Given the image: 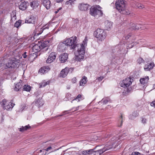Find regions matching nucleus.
<instances>
[{
	"instance_id": "obj_18",
	"label": "nucleus",
	"mask_w": 155,
	"mask_h": 155,
	"mask_svg": "<svg viewBox=\"0 0 155 155\" xmlns=\"http://www.w3.org/2000/svg\"><path fill=\"white\" fill-rule=\"evenodd\" d=\"M50 70L48 66H45L41 68L39 70V72L44 74L48 72Z\"/></svg>"
},
{
	"instance_id": "obj_7",
	"label": "nucleus",
	"mask_w": 155,
	"mask_h": 155,
	"mask_svg": "<svg viewBox=\"0 0 155 155\" xmlns=\"http://www.w3.org/2000/svg\"><path fill=\"white\" fill-rule=\"evenodd\" d=\"M16 62L14 59L10 60L6 64H1V66H3V69H6L8 68H14L17 67V65L18 64L16 63Z\"/></svg>"
},
{
	"instance_id": "obj_50",
	"label": "nucleus",
	"mask_w": 155,
	"mask_h": 155,
	"mask_svg": "<svg viewBox=\"0 0 155 155\" xmlns=\"http://www.w3.org/2000/svg\"><path fill=\"white\" fill-rule=\"evenodd\" d=\"M21 111H22L26 107V105L25 104H23L21 106Z\"/></svg>"
},
{
	"instance_id": "obj_31",
	"label": "nucleus",
	"mask_w": 155,
	"mask_h": 155,
	"mask_svg": "<svg viewBox=\"0 0 155 155\" xmlns=\"http://www.w3.org/2000/svg\"><path fill=\"white\" fill-rule=\"evenodd\" d=\"M9 102L7 101L6 99H3L2 102V106L4 109L5 107L7 105L8 103H9Z\"/></svg>"
},
{
	"instance_id": "obj_10",
	"label": "nucleus",
	"mask_w": 155,
	"mask_h": 155,
	"mask_svg": "<svg viewBox=\"0 0 155 155\" xmlns=\"http://www.w3.org/2000/svg\"><path fill=\"white\" fill-rule=\"evenodd\" d=\"M56 54L54 52L51 53L46 60L47 63H50L53 62L56 58Z\"/></svg>"
},
{
	"instance_id": "obj_23",
	"label": "nucleus",
	"mask_w": 155,
	"mask_h": 155,
	"mask_svg": "<svg viewBox=\"0 0 155 155\" xmlns=\"http://www.w3.org/2000/svg\"><path fill=\"white\" fill-rule=\"evenodd\" d=\"M154 66L153 62H152L149 64H146L144 67V69L145 71H150L152 69Z\"/></svg>"
},
{
	"instance_id": "obj_41",
	"label": "nucleus",
	"mask_w": 155,
	"mask_h": 155,
	"mask_svg": "<svg viewBox=\"0 0 155 155\" xmlns=\"http://www.w3.org/2000/svg\"><path fill=\"white\" fill-rule=\"evenodd\" d=\"M132 155H143L140 153L137 152H133L132 153Z\"/></svg>"
},
{
	"instance_id": "obj_29",
	"label": "nucleus",
	"mask_w": 155,
	"mask_h": 155,
	"mask_svg": "<svg viewBox=\"0 0 155 155\" xmlns=\"http://www.w3.org/2000/svg\"><path fill=\"white\" fill-rule=\"evenodd\" d=\"M149 79L148 76L144 78L140 79V82L143 84H147L148 82Z\"/></svg>"
},
{
	"instance_id": "obj_39",
	"label": "nucleus",
	"mask_w": 155,
	"mask_h": 155,
	"mask_svg": "<svg viewBox=\"0 0 155 155\" xmlns=\"http://www.w3.org/2000/svg\"><path fill=\"white\" fill-rule=\"evenodd\" d=\"M81 94H78L77 97L75 98L73 100H72L71 101V103H72V101H74V100H78V101H80V99H81Z\"/></svg>"
},
{
	"instance_id": "obj_14",
	"label": "nucleus",
	"mask_w": 155,
	"mask_h": 155,
	"mask_svg": "<svg viewBox=\"0 0 155 155\" xmlns=\"http://www.w3.org/2000/svg\"><path fill=\"white\" fill-rule=\"evenodd\" d=\"M68 57V54L64 53L61 55L59 57V60L61 63L65 62L67 60Z\"/></svg>"
},
{
	"instance_id": "obj_1",
	"label": "nucleus",
	"mask_w": 155,
	"mask_h": 155,
	"mask_svg": "<svg viewBox=\"0 0 155 155\" xmlns=\"http://www.w3.org/2000/svg\"><path fill=\"white\" fill-rule=\"evenodd\" d=\"M101 8L99 5L92 6L90 10L89 13L95 18H98L102 16L103 13L101 10Z\"/></svg>"
},
{
	"instance_id": "obj_5",
	"label": "nucleus",
	"mask_w": 155,
	"mask_h": 155,
	"mask_svg": "<svg viewBox=\"0 0 155 155\" xmlns=\"http://www.w3.org/2000/svg\"><path fill=\"white\" fill-rule=\"evenodd\" d=\"M94 35L100 41L104 40L106 37V32L104 30L97 29L94 33Z\"/></svg>"
},
{
	"instance_id": "obj_34",
	"label": "nucleus",
	"mask_w": 155,
	"mask_h": 155,
	"mask_svg": "<svg viewBox=\"0 0 155 155\" xmlns=\"http://www.w3.org/2000/svg\"><path fill=\"white\" fill-rule=\"evenodd\" d=\"M23 90L27 91H30L31 89V87L29 85H25L23 86Z\"/></svg>"
},
{
	"instance_id": "obj_61",
	"label": "nucleus",
	"mask_w": 155,
	"mask_h": 155,
	"mask_svg": "<svg viewBox=\"0 0 155 155\" xmlns=\"http://www.w3.org/2000/svg\"><path fill=\"white\" fill-rule=\"evenodd\" d=\"M45 151V150H39V152L40 153H41L42 152H44Z\"/></svg>"
},
{
	"instance_id": "obj_2",
	"label": "nucleus",
	"mask_w": 155,
	"mask_h": 155,
	"mask_svg": "<svg viewBox=\"0 0 155 155\" xmlns=\"http://www.w3.org/2000/svg\"><path fill=\"white\" fill-rule=\"evenodd\" d=\"M115 6L117 9L123 14L128 15L129 11L125 9V4L124 1L118 0L115 3Z\"/></svg>"
},
{
	"instance_id": "obj_9",
	"label": "nucleus",
	"mask_w": 155,
	"mask_h": 155,
	"mask_svg": "<svg viewBox=\"0 0 155 155\" xmlns=\"http://www.w3.org/2000/svg\"><path fill=\"white\" fill-rule=\"evenodd\" d=\"M131 79L129 78H126L120 82V86L124 88L127 87L132 84Z\"/></svg>"
},
{
	"instance_id": "obj_6",
	"label": "nucleus",
	"mask_w": 155,
	"mask_h": 155,
	"mask_svg": "<svg viewBox=\"0 0 155 155\" xmlns=\"http://www.w3.org/2000/svg\"><path fill=\"white\" fill-rule=\"evenodd\" d=\"M111 148V146L110 145L107 146V145H105L104 147L103 148L99 149L95 151V148L93 149H90L88 150H92L88 153V155H101L104 152L110 149Z\"/></svg>"
},
{
	"instance_id": "obj_59",
	"label": "nucleus",
	"mask_w": 155,
	"mask_h": 155,
	"mask_svg": "<svg viewBox=\"0 0 155 155\" xmlns=\"http://www.w3.org/2000/svg\"><path fill=\"white\" fill-rule=\"evenodd\" d=\"M50 142L49 141H47L45 143H46V144H50V143H49V142Z\"/></svg>"
},
{
	"instance_id": "obj_36",
	"label": "nucleus",
	"mask_w": 155,
	"mask_h": 155,
	"mask_svg": "<svg viewBox=\"0 0 155 155\" xmlns=\"http://www.w3.org/2000/svg\"><path fill=\"white\" fill-rule=\"evenodd\" d=\"M92 150H85L83 151V152L80 154L78 155H88L89 153H88L90 151H91Z\"/></svg>"
},
{
	"instance_id": "obj_8",
	"label": "nucleus",
	"mask_w": 155,
	"mask_h": 155,
	"mask_svg": "<svg viewBox=\"0 0 155 155\" xmlns=\"http://www.w3.org/2000/svg\"><path fill=\"white\" fill-rule=\"evenodd\" d=\"M37 19V15H31L25 19V22L27 23L34 24Z\"/></svg>"
},
{
	"instance_id": "obj_21",
	"label": "nucleus",
	"mask_w": 155,
	"mask_h": 155,
	"mask_svg": "<svg viewBox=\"0 0 155 155\" xmlns=\"http://www.w3.org/2000/svg\"><path fill=\"white\" fill-rule=\"evenodd\" d=\"M49 41L48 40L43 41L39 43L41 44V47L42 49L46 48L49 45Z\"/></svg>"
},
{
	"instance_id": "obj_16",
	"label": "nucleus",
	"mask_w": 155,
	"mask_h": 155,
	"mask_svg": "<svg viewBox=\"0 0 155 155\" xmlns=\"http://www.w3.org/2000/svg\"><path fill=\"white\" fill-rule=\"evenodd\" d=\"M41 44L39 43V42H38V43L36 44H33L32 45V49L33 51L35 52H37L39 51H40L41 49Z\"/></svg>"
},
{
	"instance_id": "obj_26",
	"label": "nucleus",
	"mask_w": 155,
	"mask_h": 155,
	"mask_svg": "<svg viewBox=\"0 0 155 155\" xmlns=\"http://www.w3.org/2000/svg\"><path fill=\"white\" fill-rule=\"evenodd\" d=\"M31 126L28 124L24 127L22 126L21 128H19V130L20 132H24L25 131L31 128Z\"/></svg>"
},
{
	"instance_id": "obj_40",
	"label": "nucleus",
	"mask_w": 155,
	"mask_h": 155,
	"mask_svg": "<svg viewBox=\"0 0 155 155\" xmlns=\"http://www.w3.org/2000/svg\"><path fill=\"white\" fill-rule=\"evenodd\" d=\"M11 16L12 18H14L15 19L16 18V12H12L11 14Z\"/></svg>"
},
{
	"instance_id": "obj_63",
	"label": "nucleus",
	"mask_w": 155,
	"mask_h": 155,
	"mask_svg": "<svg viewBox=\"0 0 155 155\" xmlns=\"http://www.w3.org/2000/svg\"><path fill=\"white\" fill-rule=\"evenodd\" d=\"M58 12H59V11H58V10L57 11H55V14H57V13H58Z\"/></svg>"
},
{
	"instance_id": "obj_24",
	"label": "nucleus",
	"mask_w": 155,
	"mask_h": 155,
	"mask_svg": "<svg viewBox=\"0 0 155 155\" xmlns=\"http://www.w3.org/2000/svg\"><path fill=\"white\" fill-rule=\"evenodd\" d=\"M110 101V99L108 97L103 98L102 100L98 102V104H101L102 103L103 104H107L109 101Z\"/></svg>"
},
{
	"instance_id": "obj_27",
	"label": "nucleus",
	"mask_w": 155,
	"mask_h": 155,
	"mask_svg": "<svg viewBox=\"0 0 155 155\" xmlns=\"http://www.w3.org/2000/svg\"><path fill=\"white\" fill-rule=\"evenodd\" d=\"M22 87V84L20 82H18L15 84V87L14 88V90L16 91H19L20 89Z\"/></svg>"
},
{
	"instance_id": "obj_42",
	"label": "nucleus",
	"mask_w": 155,
	"mask_h": 155,
	"mask_svg": "<svg viewBox=\"0 0 155 155\" xmlns=\"http://www.w3.org/2000/svg\"><path fill=\"white\" fill-rule=\"evenodd\" d=\"M123 95L124 96H126L127 95L129 94L128 92L126 91V90L124 89V91L122 93Z\"/></svg>"
},
{
	"instance_id": "obj_52",
	"label": "nucleus",
	"mask_w": 155,
	"mask_h": 155,
	"mask_svg": "<svg viewBox=\"0 0 155 155\" xmlns=\"http://www.w3.org/2000/svg\"><path fill=\"white\" fill-rule=\"evenodd\" d=\"M150 105L152 106H153L155 107V101H153L150 104Z\"/></svg>"
},
{
	"instance_id": "obj_45",
	"label": "nucleus",
	"mask_w": 155,
	"mask_h": 155,
	"mask_svg": "<svg viewBox=\"0 0 155 155\" xmlns=\"http://www.w3.org/2000/svg\"><path fill=\"white\" fill-rule=\"evenodd\" d=\"M72 82L73 83H75L77 81V79L75 77L73 78L71 80Z\"/></svg>"
},
{
	"instance_id": "obj_43",
	"label": "nucleus",
	"mask_w": 155,
	"mask_h": 155,
	"mask_svg": "<svg viewBox=\"0 0 155 155\" xmlns=\"http://www.w3.org/2000/svg\"><path fill=\"white\" fill-rule=\"evenodd\" d=\"M125 89L126 90V91H127V92H128V93L129 94L131 92L132 89L130 87H126V88H125Z\"/></svg>"
},
{
	"instance_id": "obj_49",
	"label": "nucleus",
	"mask_w": 155,
	"mask_h": 155,
	"mask_svg": "<svg viewBox=\"0 0 155 155\" xmlns=\"http://www.w3.org/2000/svg\"><path fill=\"white\" fill-rule=\"evenodd\" d=\"M131 34H129L127 35V36H126L125 37V38L126 39H127L129 38V37H131Z\"/></svg>"
},
{
	"instance_id": "obj_35",
	"label": "nucleus",
	"mask_w": 155,
	"mask_h": 155,
	"mask_svg": "<svg viewBox=\"0 0 155 155\" xmlns=\"http://www.w3.org/2000/svg\"><path fill=\"white\" fill-rule=\"evenodd\" d=\"M22 21L21 20H19L16 21L15 24L14 26L16 28H18L19 26L21 25V24L22 23Z\"/></svg>"
},
{
	"instance_id": "obj_15",
	"label": "nucleus",
	"mask_w": 155,
	"mask_h": 155,
	"mask_svg": "<svg viewBox=\"0 0 155 155\" xmlns=\"http://www.w3.org/2000/svg\"><path fill=\"white\" fill-rule=\"evenodd\" d=\"M70 69L68 67H66L64 69H63L61 72L60 76L62 78L65 77L68 73Z\"/></svg>"
},
{
	"instance_id": "obj_44",
	"label": "nucleus",
	"mask_w": 155,
	"mask_h": 155,
	"mask_svg": "<svg viewBox=\"0 0 155 155\" xmlns=\"http://www.w3.org/2000/svg\"><path fill=\"white\" fill-rule=\"evenodd\" d=\"M68 112V111H64L63 112L62 114H61L59 115H58L57 116H56V117H61V116H62L64 115H65L66 114L65 112Z\"/></svg>"
},
{
	"instance_id": "obj_37",
	"label": "nucleus",
	"mask_w": 155,
	"mask_h": 155,
	"mask_svg": "<svg viewBox=\"0 0 155 155\" xmlns=\"http://www.w3.org/2000/svg\"><path fill=\"white\" fill-rule=\"evenodd\" d=\"M49 28V25H45L43 26L42 28H41L40 31L42 32L43 31L46 29H48Z\"/></svg>"
},
{
	"instance_id": "obj_22",
	"label": "nucleus",
	"mask_w": 155,
	"mask_h": 155,
	"mask_svg": "<svg viewBox=\"0 0 155 155\" xmlns=\"http://www.w3.org/2000/svg\"><path fill=\"white\" fill-rule=\"evenodd\" d=\"M118 140V138L117 137H114L112 138L111 141L109 142L106 145H107V146L110 145L111 146V149L112 148L113 146L114 145V143Z\"/></svg>"
},
{
	"instance_id": "obj_55",
	"label": "nucleus",
	"mask_w": 155,
	"mask_h": 155,
	"mask_svg": "<svg viewBox=\"0 0 155 155\" xmlns=\"http://www.w3.org/2000/svg\"><path fill=\"white\" fill-rule=\"evenodd\" d=\"M64 0H54V1L57 3H61Z\"/></svg>"
},
{
	"instance_id": "obj_28",
	"label": "nucleus",
	"mask_w": 155,
	"mask_h": 155,
	"mask_svg": "<svg viewBox=\"0 0 155 155\" xmlns=\"http://www.w3.org/2000/svg\"><path fill=\"white\" fill-rule=\"evenodd\" d=\"M87 78L84 76L82 78L80 81L79 84L80 86H83L87 82Z\"/></svg>"
},
{
	"instance_id": "obj_56",
	"label": "nucleus",
	"mask_w": 155,
	"mask_h": 155,
	"mask_svg": "<svg viewBox=\"0 0 155 155\" xmlns=\"http://www.w3.org/2000/svg\"><path fill=\"white\" fill-rule=\"evenodd\" d=\"M74 108H71V109H70V110H67L68 111V112H66L65 113H66V114H69V111H71V110H73V109Z\"/></svg>"
},
{
	"instance_id": "obj_25",
	"label": "nucleus",
	"mask_w": 155,
	"mask_h": 155,
	"mask_svg": "<svg viewBox=\"0 0 155 155\" xmlns=\"http://www.w3.org/2000/svg\"><path fill=\"white\" fill-rule=\"evenodd\" d=\"M40 2L38 1H34L30 3V6L33 8H36L39 4Z\"/></svg>"
},
{
	"instance_id": "obj_20",
	"label": "nucleus",
	"mask_w": 155,
	"mask_h": 155,
	"mask_svg": "<svg viewBox=\"0 0 155 155\" xmlns=\"http://www.w3.org/2000/svg\"><path fill=\"white\" fill-rule=\"evenodd\" d=\"M34 102H35L36 106L38 107H41L44 104L42 99L41 97H39L38 99H36Z\"/></svg>"
},
{
	"instance_id": "obj_47",
	"label": "nucleus",
	"mask_w": 155,
	"mask_h": 155,
	"mask_svg": "<svg viewBox=\"0 0 155 155\" xmlns=\"http://www.w3.org/2000/svg\"><path fill=\"white\" fill-rule=\"evenodd\" d=\"M120 121L121 122V124L120 125H118V126H121L122 125V115H121L120 117Z\"/></svg>"
},
{
	"instance_id": "obj_64",
	"label": "nucleus",
	"mask_w": 155,
	"mask_h": 155,
	"mask_svg": "<svg viewBox=\"0 0 155 155\" xmlns=\"http://www.w3.org/2000/svg\"><path fill=\"white\" fill-rule=\"evenodd\" d=\"M153 89H155V84H153Z\"/></svg>"
},
{
	"instance_id": "obj_54",
	"label": "nucleus",
	"mask_w": 155,
	"mask_h": 155,
	"mask_svg": "<svg viewBox=\"0 0 155 155\" xmlns=\"http://www.w3.org/2000/svg\"><path fill=\"white\" fill-rule=\"evenodd\" d=\"M52 147L51 146L49 147L48 148H47L45 149V150L46 151H48L49 150H50L51 149Z\"/></svg>"
},
{
	"instance_id": "obj_60",
	"label": "nucleus",
	"mask_w": 155,
	"mask_h": 155,
	"mask_svg": "<svg viewBox=\"0 0 155 155\" xmlns=\"http://www.w3.org/2000/svg\"><path fill=\"white\" fill-rule=\"evenodd\" d=\"M46 85L47 84H48L50 83V82L49 81H47V82H45Z\"/></svg>"
},
{
	"instance_id": "obj_51",
	"label": "nucleus",
	"mask_w": 155,
	"mask_h": 155,
	"mask_svg": "<svg viewBox=\"0 0 155 155\" xmlns=\"http://www.w3.org/2000/svg\"><path fill=\"white\" fill-rule=\"evenodd\" d=\"M27 52H25L24 54H23V57L24 58H26L27 56Z\"/></svg>"
},
{
	"instance_id": "obj_12",
	"label": "nucleus",
	"mask_w": 155,
	"mask_h": 155,
	"mask_svg": "<svg viewBox=\"0 0 155 155\" xmlns=\"http://www.w3.org/2000/svg\"><path fill=\"white\" fill-rule=\"evenodd\" d=\"M90 7V5L87 4L82 3L80 4L78 8L81 11H85L88 9Z\"/></svg>"
},
{
	"instance_id": "obj_11",
	"label": "nucleus",
	"mask_w": 155,
	"mask_h": 155,
	"mask_svg": "<svg viewBox=\"0 0 155 155\" xmlns=\"http://www.w3.org/2000/svg\"><path fill=\"white\" fill-rule=\"evenodd\" d=\"M68 47L66 42H64V41L63 42H60L59 43L58 46V50L59 51H65L67 49V47Z\"/></svg>"
},
{
	"instance_id": "obj_62",
	"label": "nucleus",
	"mask_w": 155,
	"mask_h": 155,
	"mask_svg": "<svg viewBox=\"0 0 155 155\" xmlns=\"http://www.w3.org/2000/svg\"><path fill=\"white\" fill-rule=\"evenodd\" d=\"M140 60H141V62H143L144 61V60H143V59H142V58H141L140 59Z\"/></svg>"
},
{
	"instance_id": "obj_30",
	"label": "nucleus",
	"mask_w": 155,
	"mask_h": 155,
	"mask_svg": "<svg viewBox=\"0 0 155 155\" xmlns=\"http://www.w3.org/2000/svg\"><path fill=\"white\" fill-rule=\"evenodd\" d=\"M7 105H6L5 107V108L4 109L6 110H8L10 108H12L15 105V104H13L12 103L9 102V103H8Z\"/></svg>"
},
{
	"instance_id": "obj_48",
	"label": "nucleus",
	"mask_w": 155,
	"mask_h": 155,
	"mask_svg": "<svg viewBox=\"0 0 155 155\" xmlns=\"http://www.w3.org/2000/svg\"><path fill=\"white\" fill-rule=\"evenodd\" d=\"M104 78V77L103 76H101L97 78V80L99 81H101Z\"/></svg>"
},
{
	"instance_id": "obj_53",
	"label": "nucleus",
	"mask_w": 155,
	"mask_h": 155,
	"mask_svg": "<svg viewBox=\"0 0 155 155\" xmlns=\"http://www.w3.org/2000/svg\"><path fill=\"white\" fill-rule=\"evenodd\" d=\"M146 119L145 118H142V122L144 124L146 123Z\"/></svg>"
},
{
	"instance_id": "obj_3",
	"label": "nucleus",
	"mask_w": 155,
	"mask_h": 155,
	"mask_svg": "<svg viewBox=\"0 0 155 155\" xmlns=\"http://www.w3.org/2000/svg\"><path fill=\"white\" fill-rule=\"evenodd\" d=\"M87 36H85L82 44H78L77 45L78 46L77 51L79 55V58L81 57V59L84 58L85 53V46L87 45Z\"/></svg>"
},
{
	"instance_id": "obj_33",
	"label": "nucleus",
	"mask_w": 155,
	"mask_h": 155,
	"mask_svg": "<svg viewBox=\"0 0 155 155\" xmlns=\"http://www.w3.org/2000/svg\"><path fill=\"white\" fill-rule=\"evenodd\" d=\"M130 29L131 30L139 29L140 27L137 26V25L134 23H132L131 25Z\"/></svg>"
},
{
	"instance_id": "obj_32",
	"label": "nucleus",
	"mask_w": 155,
	"mask_h": 155,
	"mask_svg": "<svg viewBox=\"0 0 155 155\" xmlns=\"http://www.w3.org/2000/svg\"><path fill=\"white\" fill-rule=\"evenodd\" d=\"M138 115V113L137 111H135L133 112L131 115L130 116V118L131 119H133L134 118L137 116Z\"/></svg>"
},
{
	"instance_id": "obj_17",
	"label": "nucleus",
	"mask_w": 155,
	"mask_h": 155,
	"mask_svg": "<svg viewBox=\"0 0 155 155\" xmlns=\"http://www.w3.org/2000/svg\"><path fill=\"white\" fill-rule=\"evenodd\" d=\"M41 2L47 9L50 8L51 4L49 0H42Z\"/></svg>"
},
{
	"instance_id": "obj_19",
	"label": "nucleus",
	"mask_w": 155,
	"mask_h": 155,
	"mask_svg": "<svg viewBox=\"0 0 155 155\" xmlns=\"http://www.w3.org/2000/svg\"><path fill=\"white\" fill-rule=\"evenodd\" d=\"M113 23L108 20L104 22L105 28L107 30H109L112 28Z\"/></svg>"
},
{
	"instance_id": "obj_58",
	"label": "nucleus",
	"mask_w": 155,
	"mask_h": 155,
	"mask_svg": "<svg viewBox=\"0 0 155 155\" xmlns=\"http://www.w3.org/2000/svg\"><path fill=\"white\" fill-rule=\"evenodd\" d=\"M74 0H68V4H69V3H70V4H71V3L73 2Z\"/></svg>"
},
{
	"instance_id": "obj_46",
	"label": "nucleus",
	"mask_w": 155,
	"mask_h": 155,
	"mask_svg": "<svg viewBox=\"0 0 155 155\" xmlns=\"http://www.w3.org/2000/svg\"><path fill=\"white\" fill-rule=\"evenodd\" d=\"M46 86V84L45 82H43L41 83L40 85L41 87H44Z\"/></svg>"
},
{
	"instance_id": "obj_38",
	"label": "nucleus",
	"mask_w": 155,
	"mask_h": 155,
	"mask_svg": "<svg viewBox=\"0 0 155 155\" xmlns=\"http://www.w3.org/2000/svg\"><path fill=\"white\" fill-rule=\"evenodd\" d=\"M136 5L139 9H142L144 7V5L140 3H137Z\"/></svg>"
},
{
	"instance_id": "obj_4",
	"label": "nucleus",
	"mask_w": 155,
	"mask_h": 155,
	"mask_svg": "<svg viewBox=\"0 0 155 155\" xmlns=\"http://www.w3.org/2000/svg\"><path fill=\"white\" fill-rule=\"evenodd\" d=\"M77 39L76 36L72 37L67 39L64 41V42H66L67 45L69 47L70 49L76 50V48H78Z\"/></svg>"
},
{
	"instance_id": "obj_13",
	"label": "nucleus",
	"mask_w": 155,
	"mask_h": 155,
	"mask_svg": "<svg viewBox=\"0 0 155 155\" xmlns=\"http://www.w3.org/2000/svg\"><path fill=\"white\" fill-rule=\"evenodd\" d=\"M29 5V3L27 2H21L19 5V8L22 10H25L27 6Z\"/></svg>"
},
{
	"instance_id": "obj_57",
	"label": "nucleus",
	"mask_w": 155,
	"mask_h": 155,
	"mask_svg": "<svg viewBox=\"0 0 155 155\" xmlns=\"http://www.w3.org/2000/svg\"><path fill=\"white\" fill-rule=\"evenodd\" d=\"M79 106H78V107H74V108L73 109H75L74 110V111H76L77 110H78L79 109Z\"/></svg>"
}]
</instances>
